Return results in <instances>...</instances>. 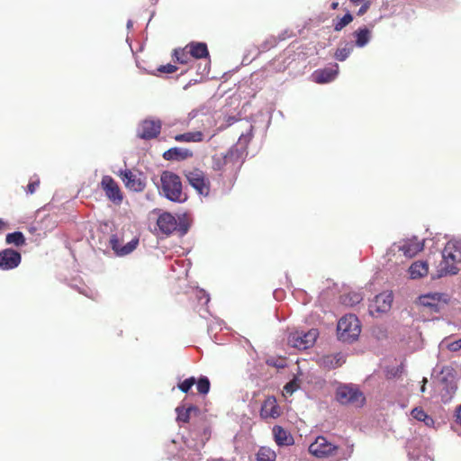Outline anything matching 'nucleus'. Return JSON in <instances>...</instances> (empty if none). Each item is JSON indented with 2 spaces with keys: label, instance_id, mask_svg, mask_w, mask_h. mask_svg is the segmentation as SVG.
<instances>
[{
  "label": "nucleus",
  "instance_id": "31",
  "mask_svg": "<svg viewBox=\"0 0 461 461\" xmlns=\"http://www.w3.org/2000/svg\"><path fill=\"white\" fill-rule=\"evenodd\" d=\"M174 139L179 142H201L203 140V133L201 131H189L176 134Z\"/></svg>",
  "mask_w": 461,
  "mask_h": 461
},
{
  "label": "nucleus",
  "instance_id": "23",
  "mask_svg": "<svg viewBox=\"0 0 461 461\" xmlns=\"http://www.w3.org/2000/svg\"><path fill=\"white\" fill-rule=\"evenodd\" d=\"M393 303V295L392 294H379L375 297L373 304L370 306V312H376L379 313H384L388 312L391 309Z\"/></svg>",
  "mask_w": 461,
  "mask_h": 461
},
{
  "label": "nucleus",
  "instance_id": "4",
  "mask_svg": "<svg viewBox=\"0 0 461 461\" xmlns=\"http://www.w3.org/2000/svg\"><path fill=\"white\" fill-rule=\"evenodd\" d=\"M361 332L360 321L355 314H346L337 324L338 339L351 344L355 342Z\"/></svg>",
  "mask_w": 461,
  "mask_h": 461
},
{
  "label": "nucleus",
  "instance_id": "29",
  "mask_svg": "<svg viewBox=\"0 0 461 461\" xmlns=\"http://www.w3.org/2000/svg\"><path fill=\"white\" fill-rule=\"evenodd\" d=\"M345 361V356L342 353H336L323 357L322 366L328 369H335L342 366Z\"/></svg>",
  "mask_w": 461,
  "mask_h": 461
},
{
  "label": "nucleus",
  "instance_id": "13",
  "mask_svg": "<svg viewBox=\"0 0 461 461\" xmlns=\"http://www.w3.org/2000/svg\"><path fill=\"white\" fill-rule=\"evenodd\" d=\"M440 382L444 385L442 391V400L447 402L453 396L457 389L456 381V371L451 366H443L440 371Z\"/></svg>",
  "mask_w": 461,
  "mask_h": 461
},
{
  "label": "nucleus",
  "instance_id": "26",
  "mask_svg": "<svg viewBox=\"0 0 461 461\" xmlns=\"http://www.w3.org/2000/svg\"><path fill=\"white\" fill-rule=\"evenodd\" d=\"M273 434L275 441L279 447H289L294 444V439L291 433L281 426H274Z\"/></svg>",
  "mask_w": 461,
  "mask_h": 461
},
{
  "label": "nucleus",
  "instance_id": "17",
  "mask_svg": "<svg viewBox=\"0 0 461 461\" xmlns=\"http://www.w3.org/2000/svg\"><path fill=\"white\" fill-rule=\"evenodd\" d=\"M176 421L177 422H188L192 418H198L201 415V410L192 404L188 403L186 398H185L181 403L176 408Z\"/></svg>",
  "mask_w": 461,
  "mask_h": 461
},
{
  "label": "nucleus",
  "instance_id": "5",
  "mask_svg": "<svg viewBox=\"0 0 461 461\" xmlns=\"http://www.w3.org/2000/svg\"><path fill=\"white\" fill-rule=\"evenodd\" d=\"M157 225L161 232L166 235H170L176 231L179 236H184L189 230V224L185 220V214H183L178 220L167 212L161 213L158 220Z\"/></svg>",
  "mask_w": 461,
  "mask_h": 461
},
{
  "label": "nucleus",
  "instance_id": "20",
  "mask_svg": "<svg viewBox=\"0 0 461 461\" xmlns=\"http://www.w3.org/2000/svg\"><path fill=\"white\" fill-rule=\"evenodd\" d=\"M109 243L112 249L117 256L123 257L131 253L137 248L139 244V239L133 238L124 246H121L118 237L116 235H112Z\"/></svg>",
  "mask_w": 461,
  "mask_h": 461
},
{
  "label": "nucleus",
  "instance_id": "43",
  "mask_svg": "<svg viewBox=\"0 0 461 461\" xmlns=\"http://www.w3.org/2000/svg\"><path fill=\"white\" fill-rule=\"evenodd\" d=\"M207 115V111L204 106H201L200 108L193 109L191 112L187 114V122L190 123L194 119H195L197 116Z\"/></svg>",
  "mask_w": 461,
  "mask_h": 461
},
{
  "label": "nucleus",
  "instance_id": "54",
  "mask_svg": "<svg viewBox=\"0 0 461 461\" xmlns=\"http://www.w3.org/2000/svg\"><path fill=\"white\" fill-rule=\"evenodd\" d=\"M338 5H339V4H338L337 2H333V3L331 4V8H332V9H336V8L338 7Z\"/></svg>",
  "mask_w": 461,
  "mask_h": 461
},
{
  "label": "nucleus",
  "instance_id": "10",
  "mask_svg": "<svg viewBox=\"0 0 461 461\" xmlns=\"http://www.w3.org/2000/svg\"><path fill=\"white\" fill-rule=\"evenodd\" d=\"M428 438L415 436L406 443L410 461H425L427 459Z\"/></svg>",
  "mask_w": 461,
  "mask_h": 461
},
{
  "label": "nucleus",
  "instance_id": "25",
  "mask_svg": "<svg viewBox=\"0 0 461 461\" xmlns=\"http://www.w3.org/2000/svg\"><path fill=\"white\" fill-rule=\"evenodd\" d=\"M423 247V242H420L417 238H414L413 240H404L403 243L399 246V250L402 251L405 257L412 258L421 251Z\"/></svg>",
  "mask_w": 461,
  "mask_h": 461
},
{
  "label": "nucleus",
  "instance_id": "6",
  "mask_svg": "<svg viewBox=\"0 0 461 461\" xmlns=\"http://www.w3.org/2000/svg\"><path fill=\"white\" fill-rule=\"evenodd\" d=\"M241 152L235 147H231L226 153L215 154L212 157V168L214 171H225L226 168L235 170V174L240 168Z\"/></svg>",
  "mask_w": 461,
  "mask_h": 461
},
{
  "label": "nucleus",
  "instance_id": "35",
  "mask_svg": "<svg viewBox=\"0 0 461 461\" xmlns=\"http://www.w3.org/2000/svg\"><path fill=\"white\" fill-rule=\"evenodd\" d=\"M24 234L20 230L7 233L5 236V242L7 244H13L16 247H21L25 244Z\"/></svg>",
  "mask_w": 461,
  "mask_h": 461
},
{
  "label": "nucleus",
  "instance_id": "48",
  "mask_svg": "<svg viewBox=\"0 0 461 461\" xmlns=\"http://www.w3.org/2000/svg\"><path fill=\"white\" fill-rule=\"evenodd\" d=\"M369 6H370V3L369 2L364 3L361 5V7L358 9L357 14L358 16H361V15L365 14L366 13V11L368 10Z\"/></svg>",
  "mask_w": 461,
  "mask_h": 461
},
{
  "label": "nucleus",
  "instance_id": "18",
  "mask_svg": "<svg viewBox=\"0 0 461 461\" xmlns=\"http://www.w3.org/2000/svg\"><path fill=\"white\" fill-rule=\"evenodd\" d=\"M339 67L337 63H331L328 67L315 70L312 77L318 84H326L333 81L339 75Z\"/></svg>",
  "mask_w": 461,
  "mask_h": 461
},
{
  "label": "nucleus",
  "instance_id": "28",
  "mask_svg": "<svg viewBox=\"0 0 461 461\" xmlns=\"http://www.w3.org/2000/svg\"><path fill=\"white\" fill-rule=\"evenodd\" d=\"M429 272L426 261L413 262L409 267V275L411 279H419L425 276Z\"/></svg>",
  "mask_w": 461,
  "mask_h": 461
},
{
  "label": "nucleus",
  "instance_id": "2",
  "mask_svg": "<svg viewBox=\"0 0 461 461\" xmlns=\"http://www.w3.org/2000/svg\"><path fill=\"white\" fill-rule=\"evenodd\" d=\"M158 193L168 201L176 203H184L188 199L187 194L183 191L180 176L168 170L162 171L160 175Z\"/></svg>",
  "mask_w": 461,
  "mask_h": 461
},
{
  "label": "nucleus",
  "instance_id": "44",
  "mask_svg": "<svg viewBox=\"0 0 461 461\" xmlns=\"http://www.w3.org/2000/svg\"><path fill=\"white\" fill-rule=\"evenodd\" d=\"M267 365L269 366H274L276 368H285L286 366V363L285 359H276L275 357H269L266 361Z\"/></svg>",
  "mask_w": 461,
  "mask_h": 461
},
{
  "label": "nucleus",
  "instance_id": "14",
  "mask_svg": "<svg viewBox=\"0 0 461 461\" xmlns=\"http://www.w3.org/2000/svg\"><path fill=\"white\" fill-rule=\"evenodd\" d=\"M337 449L338 447L323 436H318L308 447L309 453L318 458L330 456L335 454Z\"/></svg>",
  "mask_w": 461,
  "mask_h": 461
},
{
  "label": "nucleus",
  "instance_id": "15",
  "mask_svg": "<svg viewBox=\"0 0 461 461\" xmlns=\"http://www.w3.org/2000/svg\"><path fill=\"white\" fill-rule=\"evenodd\" d=\"M22 261L19 251L8 248L0 251V269L8 271L16 268Z\"/></svg>",
  "mask_w": 461,
  "mask_h": 461
},
{
  "label": "nucleus",
  "instance_id": "36",
  "mask_svg": "<svg viewBox=\"0 0 461 461\" xmlns=\"http://www.w3.org/2000/svg\"><path fill=\"white\" fill-rule=\"evenodd\" d=\"M276 452L267 447H261L256 455L257 461H276Z\"/></svg>",
  "mask_w": 461,
  "mask_h": 461
},
{
  "label": "nucleus",
  "instance_id": "51",
  "mask_svg": "<svg viewBox=\"0 0 461 461\" xmlns=\"http://www.w3.org/2000/svg\"><path fill=\"white\" fill-rule=\"evenodd\" d=\"M237 122V119H236V117H235V116H229V117L227 118V123H228L229 125H231V124H233V123H234V122Z\"/></svg>",
  "mask_w": 461,
  "mask_h": 461
},
{
  "label": "nucleus",
  "instance_id": "12",
  "mask_svg": "<svg viewBox=\"0 0 461 461\" xmlns=\"http://www.w3.org/2000/svg\"><path fill=\"white\" fill-rule=\"evenodd\" d=\"M185 176L189 185L196 190L202 196H208L210 193V182L205 177L204 173L195 168L194 170L185 171Z\"/></svg>",
  "mask_w": 461,
  "mask_h": 461
},
{
  "label": "nucleus",
  "instance_id": "3",
  "mask_svg": "<svg viewBox=\"0 0 461 461\" xmlns=\"http://www.w3.org/2000/svg\"><path fill=\"white\" fill-rule=\"evenodd\" d=\"M442 258L438 276L456 275L459 271L458 267L448 260L461 261V239L448 241L442 251Z\"/></svg>",
  "mask_w": 461,
  "mask_h": 461
},
{
  "label": "nucleus",
  "instance_id": "59",
  "mask_svg": "<svg viewBox=\"0 0 461 461\" xmlns=\"http://www.w3.org/2000/svg\"><path fill=\"white\" fill-rule=\"evenodd\" d=\"M212 327H209L208 328V332L210 333L212 331Z\"/></svg>",
  "mask_w": 461,
  "mask_h": 461
},
{
  "label": "nucleus",
  "instance_id": "58",
  "mask_svg": "<svg viewBox=\"0 0 461 461\" xmlns=\"http://www.w3.org/2000/svg\"><path fill=\"white\" fill-rule=\"evenodd\" d=\"M285 36H283V35H282V36H281V35L279 36V41H283V40H285Z\"/></svg>",
  "mask_w": 461,
  "mask_h": 461
},
{
  "label": "nucleus",
  "instance_id": "38",
  "mask_svg": "<svg viewBox=\"0 0 461 461\" xmlns=\"http://www.w3.org/2000/svg\"><path fill=\"white\" fill-rule=\"evenodd\" d=\"M196 389L201 394H207L210 392L211 383L207 376L201 375L197 380L195 379Z\"/></svg>",
  "mask_w": 461,
  "mask_h": 461
},
{
  "label": "nucleus",
  "instance_id": "32",
  "mask_svg": "<svg viewBox=\"0 0 461 461\" xmlns=\"http://www.w3.org/2000/svg\"><path fill=\"white\" fill-rule=\"evenodd\" d=\"M411 416L413 419L422 421L428 428L434 427L435 421L433 418L428 415L423 409L416 407L411 411Z\"/></svg>",
  "mask_w": 461,
  "mask_h": 461
},
{
  "label": "nucleus",
  "instance_id": "40",
  "mask_svg": "<svg viewBox=\"0 0 461 461\" xmlns=\"http://www.w3.org/2000/svg\"><path fill=\"white\" fill-rule=\"evenodd\" d=\"M301 380L296 375H294L293 379L286 383L284 386V391L292 395L300 388Z\"/></svg>",
  "mask_w": 461,
  "mask_h": 461
},
{
  "label": "nucleus",
  "instance_id": "19",
  "mask_svg": "<svg viewBox=\"0 0 461 461\" xmlns=\"http://www.w3.org/2000/svg\"><path fill=\"white\" fill-rule=\"evenodd\" d=\"M102 188L104 190L106 196L113 203H121L122 201V192L110 176H104L101 181Z\"/></svg>",
  "mask_w": 461,
  "mask_h": 461
},
{
  "label": "nucleus",
  "instance_id": "47",
  "mask_svg": "<svg viewBox=\"0 0 461 461\" xmlns=\"http://www.w3.org/2000/svg\"><path fill=\"white\" fill-rule=\"evenodd\" d=\"M447 348L450 351H458L461 349V339L448 344Z\"/></svg>",
  "mask_w": 461,
  "mask_h": 461
},
{
  "label": "nucleus",
  "instance_id": "37",
  "mask_svg": "<svg viewBox=\"0 0 461 461\" xmlns=\"http://www.w3.org/2000/svg\"><path fill=\"white\" fill-rule=\"evenodd\" d=\"M186 48H176L173 50L172 58L179 64H188L190 61L189 51L185 50Z\"/></svg>",
  "mask_w": 461,
  "mask_h": 461
},
{
  "label": "nucleus",
  "instance_id": "42",
  "mask_svg": "<svg viewBox=\"0 0 461 461\" xmlns=\"http://www.w3.org/2000/svg\"><path fill=\"white\" fill-rule=\"evenodd\" d=\"M195 384V377L194 376H190L186 379H185L184 381H181L177 384V388L185 393H187L191 388Z\"/></svg>",
  "mask_w": 461,
  "mask_h": 461
},
{
  "label": "nucleus",
  "instance_id": "50",
  "mask_svg": "<svg viewBox=\"0 0 461 461\" xmlns=\"http://www.w3.org/2000/svg\"><path fill=\"white\" fill-rule=\"evenodd\" d=\"M456 421L461 425V404L457 406L456 410Z\"/></svg>",
  "mask_w": 461,
  "mask_h": 461
},
{
  "label": "nucleus",
  "instance_id": "1",
  "mask_svg": "<svg viewBox=\"0 0 461 461\" xmlns=\"http://www.w3.org/2000/svg\"><path fill=\"white\" fill-rule=\"evenodd\" d=\"M211 434V427L207 421L201 420L199 424L193 423L190 429L191 439L185 442L187 448H181V442L172 439L167 446L168 458H177L181 461H202L201 449L210 439Z\"/></svg>",
  "mask_w": 461,
  "mask_h": 461
},
{
  "label": "nucleus",
  "instance_id": "8",
  "mask_svg": "<svg viewBox=\"0 0 461 461\" xmlns=\"http://www.w3.org/2000/svg\"><path fill=\"white\" fill-rule=\"evenodd\" d=\"M449 302L450 296L446 293H427L417 298V303L436 313L445 310Z\"/></svg>",
  "mask_w": 461,
  "mask_h": 461
},
{
  "label": "nucleus",
  "instance_id": "53",
  "mask_svg": "<svg viewBox=\"0 0 461 461\" xmlns=\"http://www.w3.org/2000/svg\"><path fill=\"white\" fill-rule=\"evenodd\" d=\"M127 29L130 30L133 26V22L131 20L127 21Z\"/></svg>",
  "mask_w": 461,
  "mask_h": 461
},
{
  "label": "nucleus",
  "instance_id": "7",
  "mask_svg": "<svg viewBox=\"0 0 461 461\" xmlns=\"http://www.w3.org/2000/svg\"><path fill=\"white\" fill-rule=\"evenodd\" d=\"M336 400L342 405L359 403L363 406L366 402V397L354 384H340L336 390Z\"/></svg>",
  "mask_w": 461,
  "mask_h": 461
},
{
  "label": "nucleus",
  "instance_id": "34",
  "mask_svg": "<svg viewBox=\"0 0 461 461\" xmlns=\"http://www.w3.org/2000/svg\"><path fill=\"white\" fill-rule=\"evenodd\" d=\"M354 50L353 41H347L344 47L338 48L334 53V59L338 61H345Z\"/></svg>",
  "mask_w": 461,
  "mask_h": 461
},
{
  "label": "nucleus",
  "instance_id": "11",
  "mask_svg": "<svg viewBox=\"0 0 461 461\" xmlns=\"http://www.w3.org/2000/svg\"><path fill=\"white\" fill-rule=\"evenodd\" d=\"M126 188L133 192H141L146 187V177L142 172H133L131 169H121L118 172Z\"/></svg>",
  "mask_w": 461,
  "mask_h": 461
},
{
  "label": "nucleus",
  "instance_id": "39",
  "mask_svg": "<svg viewBox=\"0 0 461 461\" xmlns=\"http://www.w3.org/2000/svg\"><path fill=\"white\" fill-rule=\"evenodd\" d=\"M354 17L352 14L348 11L341 18H339L334 23V31L340 32L343 28H345L348 24H349L353 21Z\"/></svg>",
  "mask_w": 461,
  "mask_h": 461
},
{
  "label": "nucleus",
  "instance_id": "9",
  "mask_svg": "<svg viewBox=\"0 0 461 461\" xmlns=\"http://www.w3.org/2000/svg\"><path fill=\"white\" fill-rule=\"evenodd\" d=\"M319 336V330L317 329H310L307 331L295 330L292 332L288 337V343L298 349H307L314 345Z\"/></svg>",
  "mask_w": 461,
  "mask_h": 461
},
{
  "label": "nucleus",
  "instance_id": "60",
  "mask_svg": "<svg viewBox=\"0 0 461 461\" xmlns=\"http://www.w3.org/2000/svg\"><path fill=\"white\" fill-rule=\"evenodd\" d=\"M277 293H278V291H276H276L274 292V295H275V296H276Z\"/></svg>",
  "mask_w": 461,
  "mask_h": 461
},
{
  "label": "nucleus",
  "instance_id": "56",
  "mask_svg": "<svg viewBox=\"0 0 461 461\" xmlns=\"http://www.w3.org/2000/svg\"><path fill=\"white\" fill-rule=\"evenodd\" d=\"M159 0H151V5H156Z\"/></svg>",
  "mask_w": 461,
  "mask_h": 461
},
{
  "label": "nucleus",
  "instance_id": "16",
  "mask_svg": "<svg viewBox=\"0 0 461 461\" xmlns=\"http://www.w3.org/2000/svg\"><path fill=\"white\" fill-rule=\"evenodd\" d=\"M161 130L159 120H144L139 125L137 136L141 140H152L157 138Z\"/></svg>",
  "mask_w": 461,
  "mask_h": 461
},
{
  "label": "nucleus",
  "instance_id": "55",
  "mask_svg": "<svg viewBox=\"0 0 461 461\" xmlns=\"http://www.w3.org/2000/svg\"><path fill=\"white\" fill-rule=\"evenodd\" d=\"M5 221L2 219H0V230H2V229L5 226Z\"/></svg>",
  "mask_w": 461,
  "mask_h": 461
},
{
  "label": "nucleus",
  "instance_id": "27",
  "mask_svg": "<svg viewBox=\"0 0 461 461\" xmlns=\"http://www.w3.org/2000/svg\"><path fill=\"white\" fill-rule=\"evenodd\" d=\"M352 35L355 39L353 41L354 47L364 48L372 39V31L366 26H361L357 28Z\"/></svg>",
  "mask_w": 461,
  "mask_h": 461
},
{
  "label": "nucleus",
  "instance_id": "57",
  "mask_svg": "<svg viewBox=\"0 0 461 461\" xmlns=\"http://www.w3.org/2000/svg\"><path fill=\"white\" fill-rule=\"evenodd\" d=\"M154 14H155V12L153 11V12L151 13V15H150V18H149V23L150 22V20L152 19V17L154 16Z\"/></svg>",
  "mask_w": 461,
  "mask_h": 461
},
{
  "label": "nucleus",
  "instance_id": "52",
  "mask_svg": "<svg viewBox=\"0 0 461 461\" xmlns=\"http://www.w3.org/2000/svg\"><path fill=\"white\" fill-rule=\"evenodd\" d=\"M427 382V378H423V383H426ZM426 391V386H425V384H423L420 387V392L421 393H424Z\"/></svg>",
  "mask_w": 461,
  "mask_h": 461
},
{
  "label": "nucleus",
  "instance_id": "30",
  "mask_svg": "<svg viewBox=\"0 0 461 461\" xmlns=\"http://www.w3.org/2000/svg\"><path fill=\"white\" fill-rule=\"evenodd\" d=\"M363 300V295L359 292H349L339 296V303L345 306L353 307Z\"/></svg>",
  "mask_w": 461,
  "mask_h": 461
},
{
  "label": "nucleus",
  "instance_id": "45",
  "mask_svg": "<svg viewBox=\"0 0 461 461\" xmlns=\"http://www.w3.org/2000/svg\"><path fill=\"white\" fill-rule=\"evenodd\" d=\"M177 70V67L172 64L161 65L158 68V71L160 73L171 74Z\"/></svg>",
  "mask_w": 461,
  "mask_h": 461
},
{
  "label": "nucleus",
  "instance_id": "41",
  "mask_svg": "<svg viewBox=\"0 0 461 461\" xmlns=\"http://www.w3.org/2000/svg\"><path fill=\"white\" fill-rule=\"evenodd\" d=\"M210 68H211V59H205L204 63L198 62L195 65L196 73H197V75L201 76L202 79L209 75Z\"/></svg>",
  "mask_w": 461,
  "mask_h": 461
},
{
  "label": "nucleus",
  "instance_id": "46",
  "mask_svg": "<svg viewBox=\"0 0 461 461\" xmlns=\"http://www.w3.org/2000/svg\"><path fill=\"white\" fill-rule=\"evenodd\" d=\"M40 185V179L36 177L34 180H31L27 185L26 193L28 194H32L35 193L37 187Z\"/></svg>",
  "mask_w": 461,
  "mask_h": 461
},
{
  "label": "nucleus",
  "instance_id": "21",
  "mask_svg": "<svg viewBox=\"0 0 461 461\" xmlns=\"http://www.w3.org/2000/svg\"><path fill=\"white\" fill-rule=\"evenodd\" d=\"M281 415L280 407L275 396H268L263 402L260 408L262 419H276Z\"/></svg>",
  "mask_w": 461,
  "mask_h": 461
},
{
  "label": "nucleus",
  "instance_id": "22",
  "mask_svg": "<svg viewBox=\"0 0 461 461\" xmlns=\"http://www.w3.org/2000/svg\"><path fill=\"white\" fill-rule=\"evenodd\" d=\"M194 153L191 149L181 147H173L163 153V158L168 161H183L192 158Z\"/></svg>",
  "mask_w": 461,
  "mask_h": 461
},
{
  "label": "nucleus",
  "instance_id": "33",
  "mask_svg": "<svg viewBox=\"0 0 461 461\" xmlns=\"http://www.w3.org/2000/svg\"><path fill=\"white\" fill-rule=\"evenodd\" d=\"M196 298L201 304V308L198 310L200 316L205 318L206 312H208L207 305L210 302V294L203 289H198L196 291Z\"/></svg>",
  "mask_w": 461,
  "mask_h": 461
},
{
  "label": "nucleus",
  "instance_id": "49",
  "mask_svg": "<svg viewBox=\"0 0 461 461\" xmlns=\"http://www.w3.org/2000/svg\"><path fill=\"white\" fill-rule=\"evenodd\" d=\"M202 81V78L200 79H191L185 86H184V89L185 90H187L190 86L199 83Z\"/></svg>",
  "mask_w": 461,
  "mask_h": 461
},
{
  "label": "nucleus",
  "instance_id": "24",
  "mask_svg": "<svg viewBox=\"0 0 461 461\" xmlns=\"http://www.w3.org/2000/svg\"><path fill=\"white\" fill-rule=\"evenodd\" d=\"M189 49V55L196 59H210V53L207 44L203 41H191L186 47Z\"/></svg>",
  "mask_w": 461,
  "mask_h": 461
}]
</instances>
